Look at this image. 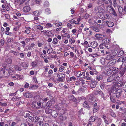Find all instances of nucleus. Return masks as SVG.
I'll return each instance as SVG.
<instances>
[{
  "instance_id": "61",
  "label": "nucleus",
  "mask_w": 126,
  "mask_h": 126,
  "mask_svg": "<svg viewBox=\"0 0 126 126\" xmlns=\"http://www.w3.org/2000/svg\"><path fill=\"white\" fill-rule=\"evenodd\" d=\"M59 111H61L62 113H60L61 114H64V113H65V112L64 110L63 109H60Z\"/></svg>"
},
{
  "instance_id": "41",
  "label": "nucleus",
  "mask_w": 126,
  "mask_h": 126,
  "mask_svg": "<svg viewBox=\"0 0 126 126\" xmlns=\"http://www.w3.org/2000/svg\"><path fill=\"white\" fill-rule=\"evenodd\" d=\"M45 33L47 36H50L49 35L52 34L51 32L48 31L45 32Z\"/></svg>"
},
{
  "instance_id": "21",
  "label": "nucleus",
  "mask_w": 126,
  "mask_h": 126,
  "mask_svg": "<svg viewBox=\"0 0 126 126\" xmlns=\"http://www.w3.org/2000/svg\"><path fill=\"white\" fill-rule=\"evenodd\" d=\"M86 76L84 78L85 79H86L88 80H91V76L89 75V74L88 72L86 73Z\"/></svg>"
},
{
  "instance_id": "38",
  "label": "nucleus",
  "mask_w": 126,
  "mask_h": 126,
  "mask_svg": "<svg viewBox=\"0 0 126 126\" xmlns=\"http://www.w3.org/2000/svg\"><path fill=\"white\" fill-rule=\"evenodd\" d=\"M45 12L46 14L47 15H48L50 14L51 13L50 10L49 8L46 9L45 10Z\"/></svg>"
},
{
  "instance_id": "18",
  "label": "nucleus",
  "mask_w": 126,
  "mask_h": 126,
  "mask_svg": "<svg viewBox=\"0 0 126 126\" xmlns=\"http://www.w3.org/2000/svg\"><path fill=\"white\" fill-rule=\"evenodd\" d=\"M106 24L109 27H111L113 26L114 25V23L111 22H109L106 21Z\"/></svg>"
},
{
  "instance_id": "48",
  "label": "nucleus",
  "mask_w": 126,
  "mask_h": 126,
  "mask_svg": "<svg viewBox=\"0 0 126 126\" xmlns=\"http://www.w3.org/2000/svg\"><path fill=\"white\" fill-rule=\"evenodd\" d=\"M53 43L54 44H56L57 43L58 41L57 39L56 38H54L53 41Z\"/></svg>"
},
{
  "instance_id": "25",
  "label": "nucleus",
  "mask_w": 126,
  "mask_h": 126,
  "mask_svg": "<svg viewBox=\"0 0 126 126\" xmlns=\"http://www.w3.org/2000/svg\"><path fill=\"white\" fill-rule=\"evenodd\" d=\"M102 19L104 20L106 19H109L110 18V17L109 15L107 14H105L104 16V17H102L101 18Z\"/></svg>"
},
{
  "instance_id": "27",
  "label": "nucleus",
  "mask_w": 126,
  "mask_h": 126,
  "mask_svg": "<svg viewBox=\"0 0 126 126\" xmlns=\"http://www.w3.org/2000/svg\"><path fill=\"white\" fill-rule=\"evenodd\" d=\"M89 101L91 103H93L95 101V99L92 96H90L89 99Z\"/></svg>"
},
{
  "instance_id": "4",
  "label": "nucleus",
  "mask_w": 126,
  "mask_h": 126,
  "mask_svg": "<svg viewBox=\"0 0 126 126\" xmlns=\"http://www.w3.org/2000/svg\"><path fill=\"white\" fill-rule=\"evenodd\" d=\"M118 70V68L117 67L114 66H111L110 67L107 72H109V73L111 74L112 72L113 73H116L117 72Z\"/></svg>"
},
{
  "instance_id": "64",
  "label": "nucleus",
  "mask_w": 126,
  "mask_h": 126,
  "mask_svg": "<svg viewBox=\"0 0 126 126\" xmlns=\"http://www.w3.org/2000/svg\"><path fill=\"white\" fill-rule=\"evenodd\" d=\"M20 126H28L25 123L23 122L21 123Z\"/></svg>"
},
{
  "instance_id": "50",
  "label": "nucleus",
  "mask_w": 126,
  "mask_h": 126,
  "mask_svg": "<svg viewBox=\"0 0 126 126\" xmlns=\"http://www.w3.org/2000/svg\"><path fill=\"white\" fill-rule=\"evenodd\" d=\"M117 84L119 86H122L123 85V82L121 81H120L118 82Z\"/></svg>"
},
{
  "instance_id": "56",
  "label": "nucleus",
  "mask_w": 126,
  "mask_h": 126,
  "mask_svg": "<svg viewBox=\"0 0 126 126\" xmlns=\"http://www.w3.org/2000/svg\"><path fill=\"white\" fill-rule=\"evenodd\" d=\"M74 68L75 69H77L79 67V66L78 64H76L74 66Z\"/></svg>"
},
{
  "instance_id": "24",
  "label": "nucleus",
  "mask_w": 126,
  "mask_h": 126,
  "mask_svg": "<svg viewBox=\"0 0 126 126\" xmlns=\"http://www.w3.org/2000/svg\"><path fill=\"white\" fill-rule=\"evenodd\" d=\"M100 93L101 94H103L102 92V91L100 90L99 91L96 90L94 91V94L96 95H98Z\"/></svg>"
},
{
  "instance_id": "34",
  "label": "nucleus",
  "mask_w": 126,
  "mask_h": 126,
  "mask_svg": "<svg viewBox=\"0 0 126 126\" xmlns=\"http://www.w3.org/2000/svg\"><path fill=\"white\" fill-rule=\"evenodd\" d=\"M118 8L119 13L120 14H122L123 11V8L121 6H119L118 7Z\"/></svg>"
},
{
  "instance_id": "17",
  "label": "nucleus",
  "mask_w": 126,
  "mask_h": 126,
  "mask_svg": "<svg viewBox=\"0 0 126 126\" xmlns=\"http://www.w3.org/2000/svg\"><path fill=\"white\" fill-rule=\"evenodd\" d=\"M126 60V57H121L117 61V62H124Z\"/></svg>"
},
{
  "instance_id": "13",
  "label": "nucleus",
  "mask_w": 126,
  "mask_h": 126,
  "mask_svg": "<svg viewBox=\"0 0 126 126\" xmlns=\"http://www.w3.org/2000/svg\"><path fill=\"white\" fill-rule=\"evenodd\" d=\"M102 45H105L106 44H109L110 42V40L109 39L106 38L103 39L102 40Z\"/></svg>"
},
{
  "instance_id": "36",
  "label": "nucleus",
  "mask_w": 126,
  "mask_h": 126,
  "mask_svg": "<svg viewBox=\"0 0 126 126\" xmlns=\"http://www.w3.org/2000/svg\"><path fill=\"white\" fill-rule=\"evenodd\" d=\"M112 58H113L112 57V56L110 54L107 55L106 58V59L107 60H110V59Z\"/></svg>"
},
{
  "instance_id": "49",
  "label": "nucleus",
  "mask_w": 126,
  "mask_h": 126,
  "mask_svg": "<svg viewBox=\"0 0 126 126\" xmlns=\"http://www.w3.org/2000/svg\"><path fill=\"white\" fill-rule=\"evenodd\" d=\"M36 28L37 29H39L40 30H42L43 29L42 26L41 25H38L36 26Z\"/></svg>"
},
{
  "instance_id": "10",
  "label": "nucleus",
  "mask_w": 126,
  "mask_h": 126,
  "mask_svg": "<svg viewBox=\"0 0 126 126\" xmlns=\"http://www.w3.org/2000/svg\"><path fill=\"white\" fill-rule=\"evenodd\" d=\"M112 77L113 78V82H115V81H118L120 79L119 77L117 75H112Z\"/></svg>"
},
{
  "instance_id": "3",
  "label": "nucleus",
  "mask_w": 126,
  "mask_h": 126,
  "mask_svg": "<svg viewBox=\"0 0 126 126\" xmlns=\"http://www.w3.org/2000/svg\"><path fill=\"white\" fill-rule=\"evenodd\" d=\"M94 11L95 12L99 13H103L104 12V10L101 7L98 6L94 7Z\"/></svg>"
},
{
  "instance_id": "16",
  "label": "nucleus",
  "mask_w": 126,
  "mask_h": 126,
  "mask_svg": "<svg viewBox=\"0 0 126 126\" xmlns=\"http://www.w3.org/2000/svg\"><path fill=\"white\" fill-rule=\"evenodd\" d=\"M52 111V109H50L48 107H47L45 109V112L47 114L51 113Z\"/></svg>"
},
{
  "instance_id": "19",
  "label": "nucleus",
  "mask_w": 126,
  "mask_h": 126,
  "mask_svg": "<svg viewBox=\"0 0 126 126\" xmlns=\"http://www.w3.org/2000/svg\"><path fill=\"white\" fill-rule=\"evenodd\" d=\"M67 119L66 117L65 116H63L60 115L59 117V119L61 121H63L66 120Z\"/></svg>"
},
{
  "instance_id": "6",
  "label": "nucleus",
  "mask_w": 126,
  "mask_h": 126,
  "mask_svg": "<svg viewBox=\"0 0 126 126\" xmlns=\"http://www.w3.org/2000/svg\"><path fill=\"white\" fill-rule=\"evenodd\" d=\"M98 110V106L97 105L96 103H95L93 106V112L94 113L97 112Z\"/></svg>"
},
{
  "instance_id": "58",
  "label": "nucleus",
  "mask_w": 126,
  "mask_h": 126,
  "mask_svg": "<svg viewBox=\"0 0 126 126\" xmlns=\"http://www.w3.org/2000/svg\"><path fill=\"white\" fill-rule=\"evenodd\" d=\"M37 63L36 62H33L32 63V66L35 67L36 66Z\"/></svg>"
},
{
  "instance_id": "7",
  "label": "nucleus",
  "mask_w": 126,
  "mask_h": 126,
  "mask_svg": "<svg viewBox=\"0 0 126 126\" xmlns=\"http://www.w3.org/2000/svg\"><path fill=\"white\" fill-rule=\"evenodd\" d=\"M122 91L121 90L118 89L117 92L115 94L116 97L117 98H119L121 96L122 94Z\"/></svg>"
},
{
  "instance_id": "1",
  "label": "nucleus",
  "mask_w": 126,
  "mask_h": 126,
  "mask_svg": "<svg viewBox=\"0 0 126 126\" xmlns=\"http://www.w3.org/2000/svg\"><path fill=\"white\" fill-rule=\"evenodd\" d=\"M57 77L59 78L57 80L58 82H63L65 80V75L63 73H59L57 74Z\"/></svg>"
},
{
  "instance_id": "57",
  "label": "nucleus",
  "mask_w": 126,
  "mask_h": 126,
  "mask_svg": "<svg viewBox=\"0 0 126 126\" xmlns=\"http://www.w3.org/2000/svg\"><path fill=\"white\" fill-rule=\"evenodd\" d=\"M76 79V78L74 77H72L71 78L69 79L68 80L69 82L71 81H72L73 80H74Z\"/></svg>"
},
{
  "instance_id": "52",
  "label": "nucleus",
  "mask_w": 126,
  "mask_h": 126,
  "mask_svg": "<svg viewBox=\"0 0 126 126\" xmlns=\"http://www.w3.org/2000/svg\"><path fill=\"white\" fill-rule=\"evenodd\" d=\"M64 68L63 66H61V67H60L59 71L60 72H62L64 70Z\"/></svg>"
},
{
  "instance_id": "15",
  "label": "nucleus",
  "mask_w": 126,
  "mask_h": 126,
  "mask_svg": "<svg viewBox=\"0 0 126 126\" xmlns=\"http://www.w3.org/2000/svg\"><path fill=\"white\" fill-rule=\"evenodd\" d=\"M30 10V8L29 6H26L23 8V11L25 12L29 11Z\"/></svg>"
},
{
  "instance_id": "30",
  "label": "nucleus",
  "mask_w": 126,
  "mask_h": 126,
  "mask_svg": "<svg viewBox=\"0 0 126 126\" xmlns=\"http://www.w3.org/2000/svg\"><path fill=\"white\" fill-rule=\"evenodd\" d=\"M20 65L24 67H26L28 66V65L27 63L23 62H22Z\"/></svg>"
},
{
  "instance_id": "23",
  "label": "nucleus",
  "mask_w": 126,
  "mask_h": 126,
  "mask_svg": "<svg viewBox=\"0 0 126 126\" xmlns=\"http://www.w3.org/2000/svg\"><path fill=\"white\" fill-rule=\"evenodd\" d=\"M38 123H37V125L36 126H43L44 123L43 122L41 121L40 119L39 120H38L37 121Z\"/></svg>"
},
{
  "instance_id": "31",
  "label": "nucleus",
  "mask_w": 126,
  "mask_h": 126,
  "mask_svg": "<svg viewBox=\"0 0 126 126\" xmlns=\"http://www.w3.org/2000/svg\"><path fill=\"white\" fill-rule=\"evenodd\" d=\"M110 113L111 116L113 117H115L116 116V114L113 110H111L109 111Z\"/></svg>"
},
{
  "instance_id": "54",
  "label": "nucleus",
  "mask_w": 126,
  "mask_h": 126,
  "mask_svg": "<svg viewBox=\"0 0 126 126\" xmlns=\"http://www.w3.org/2000/svg\"><path fill=\"white\" fill-rule=\"evenodd\" d=\"M19 55L20 58H24V54L23 53H19Z\"/></svg>"
},
{
  "instance_id": "26",
  "label": "nucleus",
  "mask_w": 126,
  "mask_h": 126,
  "mask_svg": "<svg viewBox=\"0 0 126 126\" xmlns=\"http://www.w3.org/2000/svg\"><path fill=\"white\" fill-rule=\"evenodd\" d=\"M38 87V86L37 85H33L29 87L30 89H36Z\"/></svg>"
},
{
  "instance_id": "37",
  "label": "nucleus",
  "mask_w": 126,
  "mask_h": 126,
  "mask_svg": "<svg viewBox=\"0 0 126 126\" xmlns=\"http://www.w3.org/2000/svg\"><path fill=\"white\" fill-rule=\"evenodd\" d=\"M20 97H13L12 99L11 100L13 101H15L19 100L20 98Z\"/></svg>"
},
{
  "instance_id": "39",
  "label": "nucleus",
  "mask_w": 126,
  "mask_h": 126,
  "mask_svg": "<svg viewBox=\"0 0 126 126\" xmlns=\"http://www.w3.org/2000/svg\"><path fill=\"white\" fill-rule=\"evenodd\" d=\"M40 12L38 11H36L33 12V14L34 15L38 16L40 15Z\"/></svg>"
},
{
  "instance_id": "33",
  "label": "nucleus",
  "mask_w": 126,
  "mask_h": 126,
  "mask_svg": "<svg viewBox=\"0 0 126 126\" xmlns=\"http://www.w3.org/2000/svg\"><path fill=\"white\" fill-rule=\"evenodd\" d=\"M117 54V51L116 50L113 51L110 54L112 56V57L114 58L116 55Z\"/></svg>"
},
{
  "instance_id": "43",
  "label": "nucleus",
  "mask_w": 126,
  "mask_h": 126,
  "mask_svg": "<svg viewBox=\"0 0 126 126\" xmlns=\"http://www.w3.org/2000/svg\"><path fill=\"white\" fill-rule=\"evenodd\" d=\"M93 30L95 31L96 32H98L99 31V28L96 27H93Z\"/></svg>"
},
{
  "instance_id": "55",
  "label": "nucleus",
  "mask_w": 126,
  "mask_h": 126,
  "mask_svg": "<svg viewBox=\"0 0 126 126\" xmlns=\"http://www.w3.org/2000/svg\"><path fill=\"white\" fill-rule=\"evenodd\" d=\"M5 33L6 34L9 35H11L12 34V33L7 31H5Z\"/></svg>"
},
{
  "instance_id": "8",
  "label": "nucleus",
  "mask_w": 126,
  "mask_h": 126,
  "mask_svg": "<svg viewBox=\"0 0 126 126\" xmlns=\"http://www.w3.org/2000/svg\"><path fill=\"white\" fill-rule=\"evenodd\" d=\"M83 106L84 108L87 109L88 110H90V107L89 106L88 102L87 101H84V102L83 104Z\"/></svg>"
},
{
  "instance_id": "29",
  "label": "nucleus",
  "mask_w": 126,
  "mask_h": 126,
  "mask_svg": "<svg viewBox=\"0 0 126 126\" xmlns=\"http://www.w3.org/2000/svg\"><path fill=\"white\" fill-rule=\"evenodd\" d=\"M107 81L108 82H110L113 81L112 75L110 76L107 79Z\"/></svg>"
},
{
  "instance_id": "40",
  "label": "nucleus",
  "mask_w": 126,
  "mask_h": 126,
  "mask_svg": "<svg viewBox=\"0 0 126 126\" xmlns=\"http://www.w3.org/2000/svg\"><path fill=\"white\" fill-rule=\"evenodd\" d=\"M10 52L11 53H13L14 55L16 56H18L19 55L18 52H16V51L14 50H11L10 51Z\"/></svg>"
},
{
  "instance_id": "35",
  "label": "nucleus",
  "mask_w": 126,
  "mask_h": 126,
  "mask_svg": "<svg viewBox=\"0 0 126 126\" xmlns=\"http://www.w3.org/2000/svg\"><path fill=\"white\" fill-rule=\"evenodd\" d=\"M96 82L95 81L92 82L90 85V87L93 88H94L96 85Z\"/></svg>"
},
{
  "instance_id": "51",
  "label": "nucleus",
  "mask_w": 126,
  "mask_h": 126,
  "mask_svg": "<svg viewBox=\"0 0 126 126\" xmlns=\"http://www.w3.org/2000/svg\"><path fill=\"white\" fill-rule=\"evenodd\" d=\"M105 62V60L104 58H102L101 59L100 62L102 64L104 65V64Z\"/></svg>"
},
{
  "instance_id": "59",
  "label": "nucleus",
  "mask_w": 126,
  "mask_h": 126,
  "mask_svg": "<svg viewBox=\"0 0 126 126\" xmlns=\"http://www.w3.org/2000/svg\"><path fill=\"white\" fill-rule=\"evenodd\" d=\"M0 43L2 46L4 45V41L3 39H1L0 40Z\"/></svg>"
},
{
  "instance_id": "47",
  "label": "nucleus",
  "mask_w": 126,
  "mask_h": 126,
  "mask_svg": "<svg viewBox=\"0 0 126 126\" xmlns=\"http://www.w3.org/2000/svg\"><path fill=\"white\" fill-rule=\"evenodd\" d=\"M110 99L111 101L113 103H114L115 102V99L113 98V96H110Z\"/></svg>"
},
{
  "instance_id": "5",
  "label": "nucleus",
  "mask_w": 126,
  "mask_h": 126,
  "mask_svg": "<svg viewBox=\"0 0 126 126\" xmlns=\"http://www.w3.org/2000/svg\"><path fill=\"white\" fill-rule=\"evenodd\" d=\"M68 98L70 101L76 102L77 101V99L72 95H70L68 96Z\"/></svg>"
},
{
  "instance_id": "44",
  "label": "nucleus",
  "mask_w": 126,
  "mask_h": 126,
  "mask_svg": "<svg viewBox=\"0 0 126 126\" xmlns=\"http://www.w3.org/2000/svg\"><path fill=\"white\" fill-rule=\"evenodd\" d=\"M105 86V84L104 83H101L100 84V86L101 89H104Z\"/></svg>"
},
{
  "instance_id": "28",
  "label": "nucleus",
  "mask_w": 126,
  "mask_h": 126,
  "mask_svg": "<svg viewBox=\"0 0 126 126\" xmlns=\"http://www.w3.org/2000/svg\"><path fill=\"white\" fill-rule=\"evenodd\" d=\"M97 3L98 5L100 6H102L104 5L102 0H98Z\"/></svg>"
},
{
  "instance_id": "9",
  "label": "nucleus",
  "mask_w": 126,
  "mask_h": 126,
  "mask_svg": "<svg viewBox=\"0 0 126 126\" xmlns=\"http://www.w3.org/2000/svg\"><path fill=\"white\" fill-rule=\"evenodd\" d=\"M23 95L25 97L27 98H31L32 96V94L29 93H24Z\"/></svg>"
},
{
  "instance_id": "20",
  "label": "nucleus",
  "mask_w": 126,
  "mask_h": 126,
  "mask_svg": "<svg viewBox=\"0 0 126 126\" xmlns=\"http://www.w3.org/2000/svg\"><path fill=\"white\" fill-rule=\"evenodd\" d=\"M118 89V88L116 87L114 88L113 87H112L111 88V92L113 94H115L116 92H117Z\"/></svg>"
},
{
  "instance_id": "62",
  "label": "nucleus",
  "mask_w": 126,
  "mask_h": 126,
  "mask_svg": "<svg viewBox=\"0 0 126 126\" xmlns=\"http://www.w3.org/2000/svg\"><path fill=\"white\" fill-rule=\"evenodd\" d=\"M17 94V91L15 93H11L9 94V96H14L16 95Z\"/></svg>"
},
{
  "instance_id": "45",
  "label": "nucleus",
  "mask_w": 126,
  "mask_h": 126,
  "mask_svg": "<svg viewBox=\"0 0 126 126\" xmlns=\"http://www.w3.org/2000/svg\"><path fill=\"white\" fill-rule=\"evenodd\" d=\"M95 36L97 38H101L104 37L105 36L103 35L97 34L95 35Z\"/></svg>"
},
{
  "instance_id": "11",
  "label": "nucleus",
  "mask_w": 126,
  "mask_h": 126,
  "mask_svg": "<svg viewBox=\"0 0 126 126\" xmlns=\"http://www.w3.org/2000/svg\"><path fill=\"white\" fill-rule=\"evenodd\" d=\"M90 45L91 47L94 48L98 45V44L96 41H94L91 42L90 43Z\"/></svg>"
},
{
  "instance_id": "63",
  "label": "nucleus",
  "mask_w": 126,
  "mask_h": 126,
  "mask_svg": "<svg viewBox=\"0 0 126 126\" xmlns=\"http://www.w3.org/2000/svg\"><path fill=\"white\" fill-rule=\"evenodd\" d=\"M5 16L6 18L7 19H9L10 18V15L8 14L5 15Z\"/></svg>"
},
{
  "instance_id": "14",
  "label": "nucleus",
  "mask_w": 126,
  "mask_h": 126,
  "mask_svg": "<svg viewBox=\"0 0 126 126\" xmlns=\"http://www.w3.org/2000/svg\"><path fill=\"white\" fill-rule=\"evenodd\" d=\"M51 115L54 117H56L58 115L57 111L55 110H53L51 112Z\"/></svg>"
},
{
  "instance_id": "22",
  "label": "nucleus",
  "mask_w": 126,
  "mask_h": 126,
  "mask_svg": "<svg viewBox=\"0 0 126 126\" xmlns=\"http://www.w3.org/2000/svg\"><path fill=\"white\" fill-rule=\"evenodd\" d=\"M110 8L111 10V13L113 15L115 16H117V14L115 12L112 6H110Z\"/></svg>"
},
{
  "instance_id": "60",
  "label": "nucleus",
  "mask_w": 126,
  "mask_h": 126,
  "mask_svg": "<svg viewBox=\"0 0 126 126\" xmlns=\"http://www.w3.org/2000/svg\"><path fill=\"white\" fill-rule=\"evenodd\" d=\"M94 117H92L91 116V118L90 119V121L91 122H93L94 121L96 120V119H94V118H93Z\"/></svg>"
},
{
  "instance_id": "53",
  "label": "nucleus",
  "mask_w": 126,
  "mask_h": 126,
  "mask_svg": "<svg viewBox=\"0 0 126 126\" xmlns=\"http://www.w3.org/2000/svg\"><path fill=\"white\" fill-rule=\"evenodd\" d=\"M50 103L52 104H54L55 103V101H54V100L53 99L51 100L50 101L47 102V104Z\"/></svg>"
},
{
  "instance_id": "2",
  "label": "nucleus",
  "mask_w": 126,
  "mask_h": 126,
  "mask_svg": "<svg viewBox=\"0 0 126 126\" xmlns=\"http://www.w3.org/2000/svg\"><path fill=\"white\" fill-rule=\"evenodd\" d=\"M121 70L119 72L120 76H122L126 71V64L123 63L120 67Z\"/></svg>"
},
{
  "instance_id": "32",
  "label": "nucleus",
  "mask_w": 126,
  "mask_h": 126,
  "mask_svg": "<svg viewBox=\"0 0 126 126\" xmlns=\"http://www.w3.org/2000/svg\"><path fill=\"white\" fill-rule=\"evenodd\" d=\"M124 53V52L123 50L119 51L118 52H117V55L118 57L121 56Z\"/></svg>"
},
{
  "instance_id": "42",
  "label": "nucleus",
  "mask_w": 126,
  "mask_h": 126,
  "mask_svg": "<svg viewBox=\"0 0 126 126\" xmlns=\"http://www.w3.org/2000/svg\"><path fill=\"white\" fill-rule=\"evenodd\" d=\"M33 118L34 120H33V121L35 123H36L37 122L38 120H40L39 119H38V117H37L36 116L34 117H34H33Z\"/></svg>"
},
{
  "instance_id": "12",
  "label": "nucleus",
  "mask_w": 126,
  "mask_h": 126,
  "mask_svg": "<svg viewBox=\"0 0 126 126\" xmlns=\"http://www.w3.org/2000/svg\"><path fill=\"white\" fill-rule=\"evenodd\" d=\"M116 62L115 59H113L107 63L108 65H112L114 64Z\"/></svg>"
},
{
  "instance_id": "46",
  "label": "nucleus",
  "mask_w": 126,
  "mask_h": 126,
  "mask_svg": "<svg viewBox=\"0 0 126 126\" xmlns=\"http://www.w3.org/2000/svg\"><path fill=\"white\" fill-rule=\"evenodd\" d=\"M28 120L30 122L33 121V120H34L33 117L31 116H29L28 118Z\"/></svg>"
}]
</instances>
